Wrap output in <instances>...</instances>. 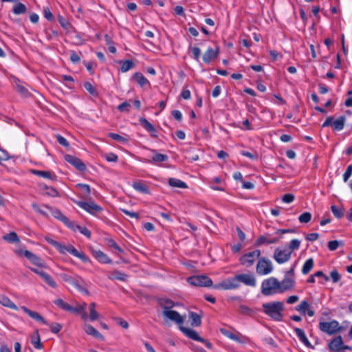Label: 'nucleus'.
I'll use <instances>...</instances> for the list:
<instances>
[{
  "mask_svg": "<svg viewBox=\"0 0 352 352\" xmlns=\"http://www.w3.org/2000/svg\"><path fill=\"white\" fill-rule=\"evenodd\" d=\"M179 329L185 336L193 340L198 342L203 340V338L199 336L197 332L194 329L186 328L183 326H180Z\"/></svg>",
  "mask_w": 352,
  "mask_h": 352,
  "instance_id": "23",
  "label": "nucleus"
},
{
  "mask_svg": "<svg viewBox=\"0 0 352 352\" xmlns=\"http://www.w3.org/2000/svg\"><path fill=\"white\" fill-rule=\"evenodd\" d=\"M50 331L54 333H58L62 329V325L58 322H52L51 324H48Z\"/></svg>",
  "mask_w": 352,
  "mask_h": 352,
  "instance_id": "55",
  "label": "nucleus"
},
{
  "mask_svg": "<svg viewBox=\"0 0 352 352\" xmlns=\"http://www.w3.org/2000/svg\"><path fill=\"white\" fill-rule=\"evenodd\" d=\"M273 270L272 261L266 258L261 257L258 259L256 265V273L259 275H267Z\"/></svg>",
  "mask_w": 352,
  "mask_h": 352,
  "instance_id": "7",
  "label": "nucleus"
},
{
  "mask_svg": "<svg viewBox=\"0 0 352 352\" xmlns=\"http://www.w3.org/2000/svg\"><path fill=\"white\" fill-rule=\"evenodd\" d=\"M16 90L23 97H27L29 95L28 90L18 82H16Z\"/></svg>",
  "mask_w": 352,
  "mask_h": 352,
  "instance_id": "53",
  "label": "nucleus"
},
{
  "mask_svg": "<svg viewBox=\"0 0 352 352\" xmlns=\"http://www.w3.org/2000/svg\"><path fill=\"white\" fill-rule=\"evenodd\" d=\"M58 21L60 25L62 26V28H63L65 30H69V28L71 26V24L67 21V19L66 18H65L64 16H63L61 15H59L58 16Z\"/></svg>",
  "mask_w": 352,
  "mask_h": 352,
  "instance_id": "54",
  "label": "nucleus"
},
{
  "mask_svg": "<svg viewBox=\"0 0 352 352\" xmlns=\"http://www.w3.org/2000/svg\"><path fill=\"white\" fill-rule=\"evenodd\" d=\"M162 315L164 317L167 318L170 320L173 321L178 324H182L184 322V318L177 311L164 310Z\"/></svg>",
  "mask_w": 352,
  "mask_h": 352,
  "instance_id": "15",
  "label": "nucleus"
},
{
  "mask_svg": "<svg viewBox=\"0 0 352 352\" xmlns=\"http://www.w3.org/2000/svg\"><path fill=\"white\" fill-rule=\"evenodd\" d=\"M108 136L111 138H112L114 140H116L119 142L126 144L128 142V139L121 136L119 134L115 133H109Z\"/></svg>",
  "mask_w": 352,
  "mask_h": 352,
  "instance_id": "47",
  "label": "nucleus"
},
{
  "mask_svg": "<svg viewBox=\"0 0 352 352\" xmlns=\"http://www.w3.org/2000/svg\"><path fill=\"white\" fill-rule=\"evenodd\" d=\"M240 153L243 156H245L252 160H258V153L256 151H254L253 152H249V151L243 150V151H241Z\"/></svg>",
  "mask_w": 352,
  "mask_h": 352,
  "instance_id": "48",
  "label": "nucleus"
},
{
  "mask_svg": "<svg viewBox=\"0 0 352 352\" xmlns=\"http://www.w3.org/2000/svg\"><path fill=\"white\" fill-rule=\"evenodd\" d=\"M54 303L64 311H69L71 309V305L61 298L56 299Z\"/></svg>",
  "mask_w": 352,
  "mask_h": 352,
  "instance_id": "42",
  "label": "nucleus"
},
{
  "mask_svg": "<svg viewBox=\"0 0 352 352\" xmlns=\"http://www.w3.org/2000/svg\"><path fill=\"white\" fill-rule=\"evenodd\" d=\"M92 255L97 261L101 263L111 264L112 260L102 251L100 250H93L91 251Z\"/></svg>",
  "mask_w": 352,
  "mask_h": 352,
  "instance_id": "22",
  "label": "nucleus"
},
{
  "mask_svg": "<svg viewBox=\"0 0 352 352\" xmlns=\"http://www.w3.org/2000/svg\"><path fill=\"white\" fill-rule=\"evenodd\" d=\"M131 107V104L127 101H125L120 104H119L117 107L118 110L120 112H129V107Z\"/></svg>",
  "mask_w": 352,
  "mask_h": 352,
  "instance_id": "58",
  "label": "nucleus"
},
{
  "mask_svg": "<svg viewBox=\"0 0 352 352\" xmlns=\"http://www.w3.org/2000/svg\"><path fill=\"white\" fill-rule=\"evenodd\" d=\"M343 245L344 243L342 241H337V240H334V241H330L328 242V248L329 250L331 251H334L336 250L338 247L339 245Z\"/></svg>",
  "mask_w": 352,
  "mask_h": 352,
  "instance_id": "51",
  "label": "nucleus"
},
{
  "mask_svg": "<svg viewBox=\"0 0 352 352\" xmlns=\"http://www.w3.org/2000/svg\"><path fill=\"white\" fill-rule=\"evenodd\" d=\"M30 270L38 274L50 287L52 288H56L57 284L56 281L53 279V278L47 272H44L42 270H39L34 267H30Z\"/></svg>",
  "mask_w": 352,
  "mask_h": 352,
  "instance_id": "13",
  "label": "nucleus"
},
{
  "mask_svg": "<svg viewBox=\"0 0 352 352\" xmlns=\"http://www.w3.org/2000/svg\"><path fill=\"white\" fill-rule=\"evenodd\" d=\"M280 281L275 277L264 280L261 284V293L264 296H271L279 293Z\"/></svg>",
  "mask_w": 352,
  "mask_h": 352,
  "instance_id": "3",
  "label": "nucleus"
},
{
  "mask_svg": "<svg viewBox=\"0 0 352 352\" xmlns=\"http://www.w3.org/2000/svg\"><path fill=\"white\" fill-rule=\"evenodd\" d=\"M56 139L57 142L60 145L63 146L64 147L68 148L69 146V142L64 137H63L62 135H60L59 134L56 135Z\"/></svg>",
  "mask_w": 352,
  "mask_h": 352,
  "instance_id": "59",
  "label": "nucleus"
},
{
  "mask_svg": "<svg viewBox=\"0 0 352 352\" xmlns=\"http://www.w3.org/2000/svg\"><path fill=\"white\" fill-rule=\"evenodd\" d=\"M352 175V164L349 165L346 168V171L343 174V180L344 182H347L349 179V177Z\"/></svg>",
  "mask_w": 352,
  "mask_h": 352,
  "instance_id": "64",
  "label": "nucleus"
},
{
  "mask_svg": "<svg viewBox=\"0 0 352 352\" xmlns=\"http://www.w3.org/2000/svg\"><path fill=\"white\" fill-rule=\"evenodd\" d=\"M96 306V305L95 302H91L89 306V312H90L89 318L91 321H94V320H97L99 316L98 313L96 311V310L95 309Z\"/></svg>",
  "mask_w": 352,
  "mask_h": 352,
  "instance_id": "44",
  "label": "nucleus"
},
{
  "mask_svg": "<svg viewBox=\"0 0 352 352\" xmlns=\"http://www.w3.org/2000/svg\"><path fill=\"white\" fill-rule=\"evenodd\" d=\"M219 54V47L216 46L214 49L212 47H208L207 50L204 52L202 56L203 61L209 64L210 62L215 58H217Z\"/></svg>",
  "mask_w": 352,
  "mask_h": 352,
  "instance_id": "14",
  "label": "nucleus"
},
{
  "mask_svg": "<svg viewBox=\"0 0 352 352\" xmlns=\"http://www.w3.org/2000/svg\"><path fill=\"white\" fill-rule=\"evenodd\" d=\"M309 307V303L306 300H303L299 304L298 306L296 307V310L298 311L301 312L303 314H306V310Z\"/></svg>",
  "mask_w": 352,
  "mask_h": 352,
  "instance_id": "52",
  "label": "nucleus"
},
{
  "mask_svg": "<svg viewBox=\"0 0 352 352\" xmlns=\"http://www.w3.org/2000/svg\"><path fill=\"white\" fill-rule=\"evenodd\" d=\"M74 228H75L74 231L78 230L81 234H82L83 235H85L87 238H90L91 237V231L88 228H87L86 227L80 226H78V225H76V226L74 225Z\"/></svg>",
  "mask_w": 352,
  "mask_h": 352,
  "instance_id": "49",
  "label": "nucleus"
},
{
  "mask_svg": "<svg viewBox=\"0 0 352 352\" xmlns=\"http://www.w3.org/2000/svg\"><path fill=\"white\" fill-rule=\"evenodd\" d=\"M203 316V311H199V313H196L190 311L188 312V317L190 320V325L192 327H199L201 324V317Z\"/></svg>",
  "mask_w": 352,
  "mask_h": 352,
  "instance_id": "24",
  "label": "nucleus"
},
{
  "mask_svg": "<svg viewBox=\"0 0 352 352\" xmlns=\"http://www.w3.org/2000/svg\"><path fill=\"white\" fill-rule=\"evenodd\" d=\"M77 187L80 188L84 192L85 196H89L91 193V188L88 184H78Z\"/></svg>",
  "mask_w": 352,
  "mask_h": 352,
  "instance_id": "61",
  "label": "nucleus"
},
{
  "mask_svg": "<svg viewBox=\"0 0 352 352\" xmlns=\"http://www.w3.org/2000/svg\"><path fill=\"white\" fill-rule=\"evenodd\" d=\"M318 328L321 331L329 336L335 335L342 330V327L340 326L339 322L336 320H332L330 322H320Z\"/></svg>",
  "mask_w": 352,
  "mask_h": 352,
  "instance_id": "4",
  "label": "nucleus"
},
{
  "mask_svg": "<svg viewBox=\"0 0 352 352\" xmlns=\"http://www.w3.org/2000/svg\"><path fill=\"white\" fill-rule=\"evenodd\" d=\"M314 261L312 258L307 259L304 263L302 268V273L303 274H307L314 267Z\"/></svg>",
  "mask_w": 352,
  "mask_h": 352,
  "instance_id": "41",
  "label": "nucleus"
},
{
  "mask_svg": "<svg viewBox=\"0 0 352 352\" xmlns=\"http://www.w3.org/2000/svg\"><path fill=\"white\" fill-rule=\"evenodd\" d=\"M139 122L141 126L148 132L151 133V136L152 138H157V135L156 134L157 130L155 126L150 123L145 118H140Z\"/></svg>",
  "mask_w": 352,
  "mask_h": 352,
  "instance_id": "21",
  "label": "nucleus"
},
{
  "mask_svg": "<svg viewBox=\"0 0 352 352\" xmlns=\"http://www.w3.org/2000/svg\"><path fill=\"white\" fill-rule=\"evenodd\" d=\"M330 277H331V280H332L333 283H338L340 280V278H341L340 274H339V272L336 270H334L331 272Z\"/></svg>",
  "mask_w": 352,
  "mask_h": 352,
  "instance_id": "62",
  "label": "nucleus"
},
{
  "mask_svg": "<svg viewBox=\"0 0 352 352\" xmlns=\"http://www.w3.org/2000/svg\"><path fill=\"white\" fill-rule=\"evenodd\" d=\"M187 156L186 157V159L188 160L190 162H195L197 161L199 158L198 154L193 153V149H190L187 153Z\"/></svg>",
  "mask_w": 352,
  "mask_h": 352,
  "instance_id": "60",
  "label": "nucleus"
},
{
  "mask_svg": "<svg viewBox=\"0 0 352 352\" xmlns=\"http://www.w3.org/2000/svg\"><path fill=\"white\" fill-rule=\"evenodd\" d=\"M45 188L47 190L46 194L52 197H56L58 196V192L56 189L53 187H48L47 186H45Z\"/></svg>",
  "mask_w": 352,
  "mask_h": 352,
  "instance_id": "63",
  "label": "nucleus"
},
{
  "mask_svg": "<svg viewBox=\"0 0 352 352\" xmlns=\"http://www.w3.org/2000/svg\"><path fill=\"white\" fill-rule=\"evenodd\" d=\"M64 158L67 162L75 167L78 171L83 172L86 170V165L80 158L69 154L65 155Z\"/></svg>",
  "mask_w": 352,
  "mask_h": 352,
  "instance_id": "12",
  "label": "nucleus"
},
{
  "mask_svg": "<svg viewBox=\"0 0 352 352\" xmlns=\"http://www.w3.org/2000/svg\"><path fill=\"white\" fill-rule=\"evenodd\" d=\"M84 88L92 96H98V91L92 85L90 82H84Z\"/></svg>",
  "mask_w": 352,
  "mask_h": 352,
  "instance_id": "46",
  "label": "nucleus"
},
{
  "mask_svg": "<svg viewBox=\"0 0 352 352\" xmlns=\"http://www.w3.org/2000/svg\"><path fill=\"white\" fill-rule=\"evenodd\" d=\"M45 240L49 244L52 245L53 247L56 248L58 251L60 250V248H62V245L59 242L50 238L49 236H45Z\"/></svg>",
  "mask_w": 352,
  "mask_h": 352,
  "instance_id": "56",
  "label": "nucleus"
},
{
  "mask_svg": "<svg viewBox=\"0 0 352 352\" xmlns=\"http://www.w3.org/2000/svg\"><path fill=\"white\" fill-rule=\"evenodd\" d=\"M60 277L63 281L73 285L80 292L85 295H89V292L87 289V283L80 276L78 275L70 276L67 274H61Z\"/></svg>",
  "mask_w": 352,
  "mask_h": 352,
  "instance_id": "2",
  "label": "nucleus"
},
{
  "mask_svg": "<svg viewBox=\"0 0 352 352\" xmlns=\"http://www.w3.org/2000/svg\"><path fill=\"white\" fill-rule=\"evenodd\" d=\"M52 215L57 219L61 221L67 228L75 230L74 223L71 221L66 216H65L60 210H52Z\"/></svg>",
  "mask_w": 352,
  "mask_h": 352,
  "instance_id": "18",
  "label": "nucleus"
},
{
  "mask_svg": "<svg viewBox=\"0 0 352 352\" xmlns=\"http://www.w3.org/2000/svg\"><path fill=\"white\" fill-rule=\"evenodd\" d=\"M342 346H343L342 338L341 336H338L328 343V349L330 352H342Z\"/></svg>",
  "mask_w": 352,
  "mask_h": 352,
  "instance_id": "16",
  "label": "nucleus"
},
{
  "mask_svg": "<svg viewBox=\"0 0 352 352\" xmlns=\"http://www.w3.org/2000/svg\"><path fill=\"white\" fill-rule=\"evenodd\" d=\"M168 184L173 187H177L180 188H186L187 184L182 180L176 178H169Z\"/></svg>",
  "mask_w": 352,
  "mask_h": 352,
  "instance_id": "39",
  "label": "nucleus"
},
{
  "mask_svg": "<svg viewBox=\"0 0 352 352\" xmlns=\"http://www.w3.org/2000/svg\"><path fill=\"white\" fill-rule=\"evenodd\" d=\"M3 240L10 243H14L19 242V238L17 234L14 232H10L9 234L3 236Z\"/></svg>",
  "mask_w": 352,
  "mask_h": 352,
  "instance_id": "40",
  "label": "nucleus"
},
{
  "mask_svg": "<svg viewBox=\"0 0 352 352\" xmlns=\"http://www.w3.org/2000/svg\"><path fill=\"white\" fill-rule=\"evenodd\" d=\"M21 309L27 314L30 318H33L34 320L40 322L44 324H48L47 322L44 319V318L40 315L38 313L32 311L27 308L25 306L21 307Z\"/></svg>",
  "mask_w": 352,
  "mask_h": 352,
  "instance_id": "26",
  "label": "nucleus"
},
{
  "mask_svg": "<svg viewBox=\"0 0 352 352\" xmlns=\"http://www.w3.org/2000/svg\"><path fill=\"white\" fill-rule=\"evenodd\" d=\"M86 306H87L86 303H83L82 305H79L75 307L71 306V309L69 311L72 312V313H75V314H82V318L83 319H86L87 317V312L85 311Z\"/></svg>",
  "mask_w": 352,
  "mask_h": 352,
  "instance_id": "33",
  "label": "nucleus"
},
{
  "mask_svg": "<svg viewBox=\"0 0 352 352\" xmlns=\"http://www.w3.org/2000/svg\"><path fill=\"white\" fill-rule=\"evenodd\" d=\"M23 255L34 265L39 267H46V264L44 261L30 251L25 250Z\"/></svg>",
  "mask_w": 352,
  "mask_h": 352,
  "instance_id": "17",
  "label": "nucleus"
},
{
  "mask_svg": "<svg viewBox=\"0 0 352 352\" xmlns=\"http://www.w3.org/2000/svg\"><path fill=\"white\" fill-rule=\"evenodd\" d=\"M157 303L160 306L163 307L164 310H170V309L175 305L173 301L169 298H158Z\"/></svg>",
  "mask_w": 352,
  "mask_h": 352,
  "instance_id": "35",
  "label": "nucleus"
},
{
  "mask_svg": "<svg viewBox=\"0 0 352 352\" xmlns=\"http://www.w3.org/2000/svg\"><path fill=\"white\" fill-rule=\"evenodd\" d=\"M260 256L261 251L259 250H255L252 252L243 254L241 257H240L239 262L241 265L249 267L254 264L256 259L259 258Z\"/></svg>",
  "mask_w": 352,
  "mask_h": 352,
  "instance_id": "8",
  "label": "nucleus"
},
{
  "mask_svg": "<svg viewBox=\"0 0 352 352\" xmlns=\"http://www.w3.org/2000/svg\"><path fill=\"white\" fill-rule=\"evenodd\" d=\"M295 279L292 277L285 276L280 282L279 293L292 289L295 286Z\"/></svg>",
  "mask_w": 352,
  "mask_h": 352,
  "instance_id": "19",
  "label": "nucleus"
},
{
  "mask_svg": "<svg viewBox=\"0 0 352 352\" xmlns=\"http://www.w3.org/2000/svg\"><path fill=\"white\" fill-rule=\"evenodd\" d=\"M0 303L12 309L18 310L17 306L7 296H0Z\"/></svg>",
  "mask_w": 352,
  "mask_h": 352,
  "instance_id": "36",
  "label": "nucleus"
},
{
  "mask_svg": "<svg viewBox=\"0 0 352 352\" xmlns=\"http://www.w3.org/2000/svg\"><path fill=\"white\" fill-rule=\"evenodd\" d=\"M31 343L36 349H42L43 348V344L41 342V338L38 330L35 331L34 333L32 335Z\"/></svg>",
  "mask_w": 352,
  "mask_h": 352,
  "instance_id": "31",
  "label": "nucleus"
},
{
  "mask_svg": "<svg viewBox=\"0 0 352 352\" xmlns=\"http://www.w3.org/2000/svg\"><path fill=\"white\" fill-rule=\"evenodd\" d=\"M292 255V251L289 250H280L276 248L274 252L273 258L279 264L287 262Z\"/></svg>",
  "mask_w": 352,
  "mask_h": 352,
  "instance_id": "11",
  "label": "nucleus"
},
{
  "mask_svg": "<svg viewBox=\"0 0 352 352\" xmlns=\"http://www.w3.org/2000/svg\"><path fill=\"white\" fill-rule=\"evenodd\" d=\"M66 252H67L70 253L71 254L74 255V256L80 258L84 263H87L90 261L89 258L85 253L78 252L72 245H69L67 246L62 245V248H60V250H59V252L60 254H65Z\"/></svg>",
  "mask_w": 352,
  "mask_h": 352,
  "instance_id": "10",
  "label": "nucleus"
},
{
  "mask_svg": "<svg viewBox=\"0 0 352 352\" xmlns=\"http://www.w3.org/2000/svg\"><path fill=\"white\" fill-rule=\"evenodd\" d=\"M238 279L240 283H243L245 285L254 287L256 286V278L252 274H237Z\"/></svg>",
  "mask_w": 352,
  "mask_h": 352,
  "instance_id": "20",
  "label": "nucleus"
},
{
  "mask_svg": "<svg viewBox=\"0 0 352 352\" xmlns=\"http://www.w3.org/2000/svg\"><path fill=\"white\" fill-rule=\"evenodd\" d=\"M132 78L135 80L138 84L141 87H143L146 85H150L149 81L144 77V76L141 72H135Z\"/></svg>",
  "mask_w": 352,
  "mask_h": 352,
  "instance_id": "32",
  "label": "nucleus"
},
{
  "mask_svg": "<svg viewBox=\"0 0 352 352\" xmlns=\"http://www.w3.org/2000/svg\"><path fill=\"white\" fill-rule=\"evenodd\" d=\"M12 12L16 15L25 14L27 12V7L25 4L18 1L17 3L13 6Z\"/></svg>",
  "mask_w": 352,
  "mask_h": 352,
  "instance_id": "38",
  "label": "nucleus"
},
{
  "mask_svg": "<svg viewBox=\"0 0 352 352\" xmlns=\"http://www.w3.org/2000/svg\"><path fill=\"white\" fill-rule=\"evenodd\" d=\"M300 245V241L298 239H292L290 241L289 245V251H294L295 250H298Z\"/></svg>",
  "mask_w": 352,
  "mask_h": 352,
  "instance_id": "57",
  "label": "nucleus"
},
{
  "mask_svg": "<svg viewBox=\"0 0 352 352\" xmlns=\"http://www.w3.org/2000/svg\"><path fill=\"white\" fill-rule=\"evenodd\" d=\"M331 210L337 219H341L344 216V210L342 208H338L337 206L333 205L331 206Z\"/></svg>",
  "mask_w": 352,
  "mask_h": 352,
  "instance_id": "43",
  "label": "nucleus"
},
{
  "mask_svg": "<svg viewBox=\"0 0 352 352\" xmlns=\"http://www.w3.org/2000/svg\"><path fill=\"white\" fill-rule=\"evenodd\" d=\"M119 63H122L120 71L122 72H126L129 70L135 67V64L131 60H125L124 61L120 60Z\"/></svg>",
  "mask_w": 352,
  "mask_h": 352,
  "instance_id": "37",
  "label": "nucleus"
},
{
  "mask_svg": "<svg viewBox=\"0 0 352 352\" xmlns=\"http://www.w3.org/2000/svg\"><path fill=\"white\" fill-rule=\"evenodd\" d=\"M240 283L238 279L237 274L234 277L227 278L222 281L219 285H214V288H221L225 290L234 289L239 287Z\"/></svg>",
  "mask_w": 352,
  "mask_h": 352,
  "instance_id": "9",
  "label": "nucleus"
},
{
  "mask_svg": "<svg viewBox=\"0 0 352 352\" xmlns=\"http://www.w3.org/2000/svg\"><path fill=\"white\" fill-rule=\"evenodd\" d=\"M345 121L346 118L344 116H340L335 121L333 120V129L338 131L342 130L344 126Z\"/></svg>",
  "mask_w": 352,
  "mask_h": 352,
  "instance_id": "34",
  "label": "nucleus"
},
{
  "mask_svg": "<svg viewBox=\"0 0 352 352\" xmlns=\"http://www.w3.org/2000/svg\"><path fill=\"white\" fill-rule=\"evenodd\" d=\"M238 311L239 314L245 316H252L254 313V311L252 309L243 305H241L239 307Z\"/></svg>",
  "mask_w": 352,
  "mask_h": 352,
  "instance_id": "45",
  "label": "nucleus"
},
{
  "mask_svg": "<svg viewBox=\"0 0 352 352\" xmlns=\"http://www.w3.org/2000/svg\"><path fill=\"white\" fill-rule=\"evenodd\" d=\"M311 217L312 216L310 212H305L299 216L298 220L300 223H307L311 221Z\"/></svg>",
  "mask_w": 352,
  "mask_h": 352,
  "instance_id": "50",
  "label": "nucleus"
},
{
  "mask_svg": "<svg viewBox=\"0 0 352 352\" xmlns=\"http://www.w3.org/2000/svg\"><path fill=\"white\" fill-rule=\"evenodd\" d=\"M294 330L296 333V335L297 336V337L298 338V339L300 340V341L302 343H303L308 348H310V349L314 348V346L311 345V344L307 339L304 331L302 329L295 327L294 329Z\"/></svg>",
  "mask_w": 352,
  "mask_h": 352,
  "instance_id": "27",
  "label": "nucleus"
},
{
  "mask_svg": "<svg viewBox=\"0 0 352 352\" xmlns=\"http://www.w3.org/2000/svg\"><path fill=\"white\" fill-rule=\"evenodd\" d=\"M131 186L136 191L144 195H149L151 193L148 186L141 180L133 182Z\"/></svg>",
  "mask_w": 352,
  "mask_h": 352,
  "instance_id": "25",
  "label": "nucleus"
},
{
  "mask_svg": "<svg viewBox=\"0 0 352 352\" xmlns=\"http://www.w3.org/2000/svg\"><path fill=\"white\" fill-rule=\"evenodd\" d=\"M263 311L265 314L275 321H282L283 318V311L284 305L281 301L265 302L262 305Z\"/></svg>",
  "mask_w": 352,
  "mask_h": 352,
  "instance_id": "1",
  "label": "nucleus"
},
{
  "mask_svg": "<svg viewBox=\"0 0 352 352\" xmlns=\"http://www.w3.org/2000/svg\"><path fill=\"white\" fill-rule=\"evenodd\" d=\"M32 173L38 177L47 178L53 181L57 180L56 175L48 170H32Z\"/></svg>",
  "mask_w": 352,
  "mask_h": 352,
  "instance_id": "28",
  "label": "nucleus"
},
{
  "mask_svg": "<svg viewBox=\"0 0 352 352\" xmlns=\"http://www.w3.org/2000/svg\"><path fill=\"white\" fill-rule=\"evenodd\" d=\"M84 329L87 334L91 335L96 338L100 340L104 339V336L91 324H85Z\"/></svg>",
  "mask_w": 352,
  "mask_h": 352,
  "instance_id": "30",
  "label": "nucleus"
},
{
  "mask_svg": "<svg viewBox=\"0 0 352 352\" xmlns=\"http://www.w3.org/2000/svg\"><path fill=\"white\" fill-rule=\"evenodd\" d=\"M187 282L194 286L211 287L212 280L206 275L192 276L187 278Z\"/></svg>",
  "mask_w": 352,
  "mask_h": 352,
  "instance_id": "6",
  "label": "nucleus"
},
{
  "mask_svg": "<svg viewBox=\"0 0 352 352\" xmlns=\"http://www.w3.org/2000/svg\"><path fill=\"white\" fill-rule=\"evenodd\" d=\"M74 202L80 208L93 215H96L98 213H100L103 210L100 206L96 204L92 200L89 201H74Z\"/></svg>",
  "mask_w": 352,
  "mask_h": 352,
  "instance_id": "5",
  "label": "nucleus"
},
{
  "mask_svg": "<svg viewBox=\"0 0 352 352\" xmlns=\"http://www.w3.org/2000/svg\"><path fill=\"white\" fill-rule=\"evenodd\" d=\"M151 151L154 153L151 160H148L146 162L150 164H156L157 162H162L167 161L168 159V156L165 154H161L157 153L156 150H151Z\"/></svg>",
  "mask_w": 352,
  "mask_h": 352,
  "instance_id": "29",
  "label": "nucleus"
}]
</instances>
